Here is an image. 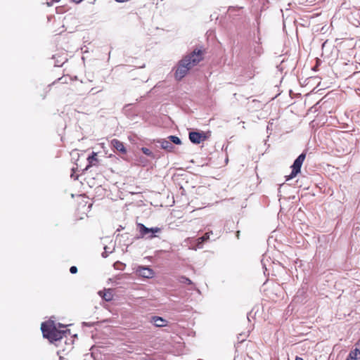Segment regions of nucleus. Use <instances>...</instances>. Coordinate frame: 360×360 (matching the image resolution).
Returning <instances> with one entry per match:
<instances>
[{
    "mask_svg": "<svg viewBox=\"0 0 360 360\" xmlns=\"http://www.w3.org/2000/svg\"><path fill=\"white\" fill-rule=\"evenodd\" d=\"M99 295L105 301H111L113 298V290L111 288L105 289L98 292Z\"/></svg>",
    "mask_w": 360,
    "mask_h": 360,
    "instance_id": "nucleus-10",
    "label": "nucleus"
},
{
    "mask_svg": "<svg viewBox=\"0 0 360 360\" xmlns=\"http://www.w3.org/2000/svg\"><path fill=\"white\" fill-rule=\"evenodd\" d=\"M356 345L360 348V339H359V342Z\"/></svg>",
    "mask_w": 360,
    "mask_h": 360,
    "instance_id": "nucleus-28",
    "label": "nucleus"
},
{
    "mask_svg": "<svg viewBox=\"0 0 360 360\" xmlns=\"http://www.w3.org/2000/svg\"><path fill=\"white\" fill-rule=\"evenodd\" d=\"M348 356L352 360L360 359V348L356 345V348L350 351Z\"/></svg>",
    "mask_w": 360,
    "mask_h": 360,
    "instance_id": "nucleus-12",
    "label": "nucleus"
},
{
    "mask_svg": "<svg viewBox=\"0 0 360 360\" xmlns=\"http://www.w3.org/2000/svg\"><path fill=\"white\" fill-rule=\"evenodd\" d=\"M210 132H205L202 131H192L188 134V138L191 143L194 144H199L210 137Z\"/></svg>",
    "mask_w": 360,
    "mask_h": 360,
    "instance_id": "nucleus-5",
    "label": "nucleus"
},
{
    "mask_svg": "<svg viewBox=\"0 0 360 360\" xmlns=\"http://www.w3.org/2000/svg\"><path fill=\"white\" fill-rule=\"evenodd\" d=\"M71 326L72 324L63 325L50 318L41 323V330L43 338H77V334L71 333Z\"/></svg>",
    "mask_w": 360,
    "mask_h": 360,
    "instance_id": "nucleus-1",
    "label": "nucleus"
},
{
    "mask_svg": "<svg viewBox=\"0 0 360 360\" xmlns=\"http://www.w3.org/2000/svg\"><path fill=\"white\" fill-rule=\"evenodd\" d=\"M67 77H61L58 79V82L64 83L67 82Z\"/></svg>",
    "mask_w": 360,
    "mask_h": 360,
    "instance_id": "nucleus-22",
    "label": "nucleus"
},
{
    "mask_svg": "<svg viewBox=\"0 0 360 360\" xmlns=\"http://www.w3.org/2000/svg\"><path fill=\"white\" fill-rule=\"evenodd\" d=\"M346 360H352L351 359H349V356H348L346 359Z\"/></svg>",
    "mask_w": 360,
    "mask_h": 360,
    "instance_id": "nucleus-30",
    "label": "nucleus"
},
{
    "mask_svg": "<svg viewBox=\"0 0 360 360\" xmlns=\"http://www.w3.org/2000/svg\"><path fill=\"white\" fill-rule=\"evenodd\" d=\"M305 158L306 153L303 152L295 160L292 165L291 166L292 172L289 176H286L287 181L293 179L298 173L300 172L301 167Z\"/></svg>",
    "mask_w": 360,
    "mask_h": 360,
    "instance_id": "nucleus-4",
    "label": "nucleus"
},
{
    "mask_svg": "<svg viewBox=\"0 0 360 360\" xmlns=\"http://www.w3.org/2000/svg\"><path fill=\"white\" fill-rule=\"evenodd\" d=\"M111 143L117 151L121 153L122 154H125L127 153L126 148L123 143L120 141L119 140L113 139Z\"/></svg>",
    "mask_w": 360,
    "mask_h": 360,
    "instance_id": "nucleus-11",
    "label": "nucleus"
},
{
    "mask_svg": "<svg viewBox=\"0 0 360 360\" xmlns=\"http://www.w3.org/2000/svg\"><path fill=\"white\" fill-rule=\"evenodd\" d=\"M150 322L156 327L166 326L168 323V321L166 319L158 316H151L150 319Z\"/></svg>",
    "mask_w": 360,
    "mask_h": 360,
    "instance_id": "nucleus-8",
    "label": "nucleus"
},
{
    "mask_svg": "<svg viewBox=\"0 0 360 360\" xmlns=\"http://www.w3.org/2000/svg\"><path fill=\"white\" fill-rule=\"evenodd\" d=\"M157 142L160 144V146L162 149L167 150V152H172L174 149L173 145L167 138L166 139H158Z\"/></svg>",
    "mask_w": 360,
    "mask_h": 360,
    "instance_id": "nucleus-9",
    "label": "nucleus"
},
{
    "mask_svg": "<svg viewBox=\"0 0 360 360\" xmlns=\"http://www.w3.org/2000/svg\"><path fill=\"white\" fill-rule=\"evenodd\" d=\"M212 233V231L207 232L202 237H200L198 240V247L201 248L202 247V243L207 242L210 239V235Z\"/></svg>",
    "mask_w": 360,
    "mask_h": 360,
    "instance_id": "nucleus-13",
    "label": "nucleus"
},
{
    "mask_svg": "<svg viewBox=\"0 0 360 360\" xmlns=\"http://www.w3.org/2000/svg\"><path fill=\"white\" fill-rule=\"evenodd\" d=\"M243 341H244V340H243L240 342H238L237 343L235 344V347L238 348L239 347L240 344H241Z\"/></svg>",
    "mask_w": 360,
    "mask_h": 360,
    "instance_id": "nucleus-24",
    "label": "nucleus"
},
{
    "mask_svg": "<svg viewBox=\"0 0 360 360\" xmlns=\"http://www.w3.org/2000/svg\"><path fill=\"white\" fill-rule=\"evenodd\" d=\"M141 151L143 152V154H145L146 155H147L151 158H155L154 153L148 148H146V147L141 148Z\"/></svg>",
    "mask_w": 360,
    "mask_h": 360,
    "instance_id": "nucleus-15",
    "label": "nucleus"
},
{
    "mask_svg": "<svg viewBox=\"0 0 360 360\" xmlns=\"http://www.w3.org/2000/svg\"><path fill=\"white\" fill-rule=\"evenodd\" d=\"M239 235H240V231H238L236 232V237H237L238 238H239Z\"/></svg>",
    "mask_w": 360,
    "mask_h": 360,
    "instance_id": "nucleus-27",
    "label": "nucleus"
},
{
    "mask_svg": "<svg viewBox=\"0 0 360 360\" xmlns=\"http://www.w3.org/2000/svg\"><path fill=\"white\" fill-rule=\"evenodd\" d=\"M137 226L139 230L140 236L139 238H146L152 239L155 237V233H160L161 229L158 227L148 228L144 224L139 223Z\"/></svg>",
    "mask_w": 360,
    "mask_h": 360,
    "instance_id": "nucleus-3",
    "label": "nucleus"
},
{
    "mask_svg": "<svg viewBox=\"0 0 360 360\" xmlns=\"http://www.w3.org/2000/svg\"><path fill=\"white\" fill-rule=\"evenodd\" d=\"M72 1L75 3H80L82 0H72Z\"/></svg>",
    "mask_w": 360,
    "mask_h": 360,
    "instance_id": "nucleus-25",
    "label": "nucleus"
},
{
    "mask_svg": "<svg viewBox=\"0 0 360 360\" xmlns=\"http://www.w3.org/2000/svg\"><path fill=\"white\" fill-rule=\"evenodd\" d=\"M122 276H123V275H118V276H117L115 278V283L116 284H119V283H118V282H117V280L120 279V278H121V277H122Z\"/></svg>",
    "mask_w": 360,
    "mask_h": 360,
    "instance_id": "nucleus-23",
    "label": "nucleus"
},
{
    "mask_svg": "<svg viewBox=\"0 0 360 360\" xmlns=\"http://www.w3.org/2000/svg\"><path fill=\"white\" fill-rule=\"evenodd\" d=\"M108 249H109V248H108V247H107V246H105V247H104V252H102V254H101V256H102L103 258H106V257L108 256V253H109V252H112V251L109 252V251H108Z\"/></svg>",
    "mask_w": 360,
    "mask_h": 360,
    "instance_id": "nucleus-19",
    "label": "nucleus"
},
{
    "mask_svg": "<svg viewBox=\"0 0 360 360\" xmlns=\"http://www.w3.org/2000/svg\"><path fill=\"white\" fill-rule=\"evenodd\" d=\"M179 281L181 283H186V284H188V285H191L192 284V281L187 277L184 276H181L179 278Z\"/></svg>",
    "mask_w": 360,
    "mask_h": 360,
    "instance_id": "nucleus-16",
    "label": "nucleus"
},
{
    "mask_svg": "<svg viewBox=\"0 0 360 360\" xmlns=\"http://www.w3.org/2000/svg\"><path fill=\"white\" fill-rule=\"evenodd\" d=\"M70 271L71 274H76L77 272V268L75 266H72L70 267Z\"/></svg>",
    "mask_w": 360,
    "mask_h": 360,
    "instance_id": "nucleus-21",
    "label": "nucleus"
},
{
    "mask_svg": "<svg viewBox=\"0 0 360 360\" xmlns=\"http://www.w3.org/2000/svg\"><path fill=\"white\" fill-rule=\"evenodd\" d=\"M254 52L255 53H256L257 56H259L262 52V46H259V44H257V46H255L254 48Z\"/></svg>",
    "mask_w": 360,
    "mask_h": 360,
    "instance_id": "nucleus-18",
    "label": "nucleus"
},
{
    "mask_svg": "<svg viewBox=\"0 0 360 360\" xmlns=\"http://www.w3.org/2000/svg\"><path fill=\"white\" fill-rule=\"evenodd\" d=\"M295 360H304L302 358L296 356Z\"/></svg>",
    "mask_w": 360,
    "mask_h": 360,
    "instance_id": "nucleus-26",
    "label": "nucleus"
},
{
    "mask_svg": "<svg viewBox=\"0 0 360 360\" xmlns=\"http://www.w3.org/2000/svg\"><path fill=\"white\" fill-rule=\"evenodd\" d=\"M96 155L97 154L96 153H91V167L95 165L94 162L97 161Z\"/></svg>",
    "mask_w": 360,
    "mask_h": 360,
    "instance_id": "nucleus-20",
    "label": "nucleus"
},
{
    "mask_svg": "<svg viewBox=\"0 0 360 360\" xmlns=\"http://www.w3.org/2000/svg\"><path fill=\"white\" fill-rule=\"evenodd\" d=\"M137 271L141 276L146 278H152L154 275L153 270L147 266H139Z\"/></svg>",
    "mask_w": 360,
    "mask_h": 360,
    "instance_id": "nucleus-7",
    "label": "nucleus"
},
{
    "mask_svg": "<svg viewBox=\"0 0 360 360\" xmlns=\"http://www.w3.org/2000/svg\"><path fill=\"white\" fill-rule=\"evenodd\" d=\"M86 160H88L89 163L86 166V167L83 169V172L80 174H77L75 176V174L76 172V170L78 169V167H77L76 168L72 167V173L71 174V177L74 178V179L79 180L82 186L84 187L85 186V185L86 186H89V181L87 180V174L86 172H84V170H86L90 167V155L89 157H87Z\"/></svg>",
    "mask_w": 360,
    "mask_h": 360,
    "instance_id": "nucleus-6",
    "label": "nucleus"
},
{
    "mask_svg": "<svg viewBox=\"0 0 360 360\" xmlns=\"http://www.w3.org/2000/svg\"><path fill=\"white\" fill-rule=\"evenodd\" d=\"M51 2L58 1L59 0H50Z\"/></svg>",
    "mask_w": 360,
    "mask_h": 360,
    "instance_id": "nucleus-29",
    "label": "nucleus"
},
{
    "mask_svg": "<svg viewBox=\"0 0 360 360\" xmlns=\"http://www.w3.org/2000/svg\"><path fill=\"white\" fill-rule=\"evenodd\" d=\"M168 139H169L171 143H174L176 145H181V139L178 137V136H174V135H170L167 137Z\"/></svg>",
    "mask_w": 360,
    "mask_h": 360,
    "instance_id": "nucleus-14",
    "label": "nucleus"
},
{
    "mask_svg": "<svg viewBox=\"0 0 360 360\" xmlns=\"http://www.w3.org/2000/svg\"><path fill=\"white\" fill-rule=\"evenodd\" d=\"M113 266L116 269L123 270L124 267L126 266V264L122 263V262H121L117 261V262L114 263Z\"/></svg>",
    "mask_w": 360,
    "mask_h": 360,
    "instance_id": "nucleus-17",
    "label": "nucleus"
},
{
    "mask_svg": "<svg viewBox=\"0 0 360 360\" xmlns=\"http://www.w3.org/2000/svg\"><path fill=\"white\" fill-rule=\"evenodd\" d=\"M202 60V51L201 50L195 49L191 53L186 55L177 64L175 78L177 80H181L193 67L195 66Z\"/></svg>",
    "mask_w": 360,
    "mask_h": 360,
    "instance_id": "nucleus-2",
    "label": "nucleus"
}]
</instances>
